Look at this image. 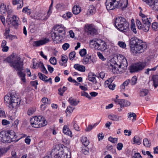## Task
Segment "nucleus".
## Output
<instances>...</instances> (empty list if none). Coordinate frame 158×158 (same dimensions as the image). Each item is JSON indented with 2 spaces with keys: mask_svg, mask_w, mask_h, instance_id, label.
<instances>
[{
  "mask_svg": "<svg viewBox=\"0 0 158 158\" xmlns=\"http://www.w3.org/2000/svg\"><path fill=\"white\" fill-rule=\"evenodd\" d=\"M7 143H10L12 141H18L17 140V136L16 135L15 132L12 131H8L7 132Z\"/></svg>",
  "mask_w": 158,
  "mask_h": 158,
  "instance_id": "nucleus-12",
  "label": "nucleus"
},
{
  "mask_svg": "<svg viewBox=\"0 0 158 158\" xmlns=\"http://www.w3.org/2000/svg\"><path fill=\"white\" fill-rule=\"evenodd\" d=\"M142 0L148 4L153 10L158 11V0Z\"/></svg>",
  "mask_w": 158,
  "mask_h": 158,
  "instance_id": "nucleus-13",
  "label": "nucleus"
},
{
  "mask_svg": "<svg viewBox=\"0 0 158 158\" xmlns=\"http://www.w3.org/2000/svg\"><path fill=\"white\" fill-rule=\"evenodd\" d=\"M89 46L95 49L102 51L107 49L106 43L100 39L94 38L90 40Z\"/></svg>",
  "mask_w": 158,
  "mask_h": 158,
  "instance_id": "nucleus-8",
  "label": "nucleus"
},
{
  "mask_svg": "<svg viewBox=\"0 0 158 158\" xmlns=\"http://www.w3.org/2000/svg\"><path fill=\"white\" fill-rule=\"evenodd\" d=\"M121 0H106L105 5L107 10H111L115 8H126L128 4V0H123V3L120 2Z\"/></svg>",
  "mask_w": 158,
  "mask_h": 158,
  "instance_id": "nucleus-6",
  "label": "nucleus"
},
{
  "mask_svg": "<svg viewBox=\"0 0 158 158\" xmlns=\"http://www.w3.org/2000/svg\"><path fill=\"white\" fill-rule=\"evenodd\" d=\"M7 7L3 3H2L0 6V12L1 14H5L7 10Z\"/></svg>",
  "mask_w": 158,
  "mask_h": 158,
  "instance_id": "nucleus-30",
  "label": "nucleus"
},
{
  "mask_svg": "<svg viewBox=\"0 0 158 158\" xmlns=\"http://www.w3.org/2000/svg\"><path fill=\"white\" fill-rule=\"evenodd\" d=\"M74 129L76 131H80V127L77 123V121L74 120L72 122Z\"/></svg>",
  "mask_w": 158,
  "mask_h": 158,
  "instance_id": "nucleus-46",
  "label": "nucleus"
},
{
  "mask_svg": "<svg viewBox=\"0 0 158 158\" xmlns=\"http://www.w3.org/2000/svg\"><path fill=\"white\" fill-rule=\"evenodd\" d=\"M131 51L134 53L143 52L147 46L145 43L136 37H133L130 40Z\"/></svg>",
  "mask_w": 158,
  "mask_h": 158,
  "instance_id": "nucleus-2",
  "label": "nucleus"
},
{
  "mask_svg": "<svg viewBox=\"0 0 158 158\" xmlns=\"http://www.w3.org/2000/svg\"><path fill=\"white\" fill-rule=\"evenodd\" d=\"M30 32L32 33H35L37 30V27L36 25L34 24H31L29 27Z\"/></svg>",
  "mask_w": 158,
  "mask_h": 158,
  "instance_id": "nucleus-32",
  "label": "nucleus"
},
{
  "mask_svg": "<svg viewBox=\"0 0 158 158\" xmlns=\"http://www.w3.org/2000/svg\"><path fill=\"white\" fill-rule=\"evenodd\" d=\"M117 138H113L111 137H110L108 138V140L110 142L113 143H116L117 142Z\"/></svg>",
  "mask_w": 158,
  "mask_h": 158,
  "instance_id": "nucleus-55",
  "label": "nucleus"
},
{
  "mask_svg": "<svg viewBox=\"0 0 158 158\" xmlns=\"http://www.w3.org/2000/svg\"><path fill=\"white\" fill-rule=\"evenodd\" d=\"M150 25L151 23H143L142 29L145 32H147L149 29Z\"/></svg>",
  "mask_w": 158,
  "mask_h": 158,
  "instance_id": "nucleus-28",
  "label": "nucleus"
},
{
  "mask_svg": "<svg viewBox=\"0 0 158 158\" xmlns=\"http://www.w3.org/2000/svg\"><path fill=\"white\" fill-rule=\"evenodd\" d=\"M38 75L40 79L45 82V81L46 80V79L47 78V77L46 76L40 73H38Z\"/></svg>",
  "mask_w": 158,
  "mask_h": 158,
  "instance_id": "nucleus-44",
  "label": "nucleus"
},
{
  "mask_svg": "<svg viewBox=\"0 0 158 158\" xmlns=\"http://www.w3.org/2000/svg\"><path fill=\"white\" fill-rule=\"evenodd\" d=\"M116 60L114 61V65L112 64L115 70L118 71L120 73L123 72L128 66L127 60L124 56L121 55L118 56Z\"/></svg>",
  "mask_w": 158,
  "mask_h": 158,
  "instance_id": "nucleus-4",
  "label": "nucleus"
},
{
  "mask_svg": "<svg viewBox=\"0 0 158 158\" xmlns=\"http://www.w3.org/2000/svg\"><path fill=\"white\" fill-rule=\"evenodd\" d=\"M152 80L154 86L156 88L158 86V75L153 76Z\"/></svg>",
  "mask_w": 158,
  "mask_h": 158,
  "instance_id": "nucleus-33",
  "label": "nucleus"
},
{
  "mask_svg": "<svg viewBox=\"0 0 158 158\" xmlns=\"http://www.w3.org/2000/svg\"><path fill=\"white\" fill-rule=\"evenodd\" d=\"M22 12H23L26 13L29 15H30L31 13V10L28 9V8L27 7H24L23 9Z\"/></svg>",
  "mask_w": 158,
  "mask_h": 158,
  "instance_id": "nucleus-51",
  "label": "nucleus"
},
{
  "mask_svg": "<svg viewBox=\"0 0 158 158\" xmlns=\"http://www.w3.org/2000/svg\"><path fill=\"white\" fill-rule=\"evenodd\" d=\"M146 65L145 62H139L132 64L130 67V73L138 72L143 69Z\"/></svg>",
  "mask_w": 158,
  "mask_h": 158,
  "instance_id": "nucleus-10",
  "label": "nucleus"
},
{
  "mask_svg": "<svg viewBox=\"0 0 158 158\" xmlns=\"http://www.w3.org/2000/svg\"><path fill=\"white\" fill-rule=\"evenodd\" d=\"M10 95H6L4 98V102L10 109L18 108L20 103V98L16 97L14 94L10 93Z\"/></svg>",
  "mask_w": 158,
  "mask_h": 158,
  "instance_id": "nucleus-5",
  "label": "nucleus"
},
{
  "mask_svg": "<svg viewBox=\"0 0 158 158\" xmlns=\"http://www.w3.org/2000/svg\"><path fill=\"white\" fill-rule=\"evenodd\" d=\"M140 16L142 17V20L143 23H151V18H148L144 14L140 12L139 14Z\"/></svg>",
  "mask_w": 158,
  "mask_h": 158,
  "instance_id": "nucleus-20",
  "label": "nucleus"
},
{
  "mask_svg": "<svg viewBox=\"0 0 158 158\" xmlns=\"http://www.w3.org/2000/svg\"><path fill=\"white\" fill-rule=\"evenodd\" d=\"M63 131L64 133L65 134L69 135L70 136H72V132L67 126H64V127L63 129Z\"/></svg>",
  "mask_w": 158,
  "mask_h": 158,
  "instance_id": "nucleus-26",
  "label": "nucleus"
},
{
  "mask_svg": "<svg viewBox=\"0 0 158 158\" xmlns=\"http://www.w3.org/2000/svg\"><path fill=\"white\" fill-rule=\"evenodd\" d=\"M68 101L71 105L74 106L77 105L79 102V101H77V100L76 99H75L72 97L69 98L68 100Z\"/></svg>",
  "mask_w": 158,
  "mask_h": 158,
  "instance_id": "nucleus-29",
  "label": "nucleus"
},
{
  "mask_svg": "<svg viewBox=\"0 0 158 158\" xmlns=\"http://www.w3.org/2000/svg\"><path fill=\"white\" fill-rule=\"evenodd\" d=\"M137 80L136 77L135 76H133L131 79L130 83L131 85H133L136 84Z\"/></svg>",
  "mask_w": 158,
  "mask_h": 158,
  "instance_id": "nucleus-48",
  "label": "nucleus"
},
{
  "mask_svg": "<svg viewBox=\"0 0 158 158\" xmlns=\"http://www.w3.org/2000/svg\"><path fill=\"white\" fill-rule=\"evenodd\" d=\"M69 44L67 43L64 44L62 45V48L64 50H67L69 47Z\"/></svg>",
  "mask_w": 158,
  "mask_h": 158,
  "instance_id": "nucleus-60",
  "label": "nucleus"
},
{
  "mask_svg": "<svg viewBox=\"0 0 158 158\" xmlns=\"http://www.w3.org/2000/svg\"><path fill=\"white\" fill-rule=\"evenodd\" d=\"M0 141L3 143H7V133L4 131L0 132Z\"/></svg>",
  "mask_w": 158,
  "mask_h": 158,
  "instance_id": "nucleus-18",
  "label": "nucleus"
},
{
  "mask_svg": "<svg viewBox=\"0 0 158 158\" xmlns=\"http://www.w3.org/2000/svg\"><path fill=\"white\" fill-rule=\"evenodd\" d=\"M6 22L8 25H11L15 29L17 28L18 27V18L15 15H13L12 17L7 16Z\"/></svg>",
  "mask_w": 158,
  "mask_h": 158,
  "instance_id": "nucleus-11",
  "label": "nucleus"
},
{
  "mask_svg": "<svg viewBox=\"0 0 158 158\" xmlns=\"http://www.w3.org/2000/svg\"><path fill=\"white\" fill-rule=\"evenodd\" d=\"M152 27L153 30L156 31L158 30V23L154 22L152 24Z\"/></svg>",
  "mask_w": 158,
  "mask_h": 158,
  "instance_id": "nucleus-42",
  "label": "nucleus"
},
{
  "mask_svg": "<svg viewBox=\"0 0 158 158\" xmlns=\"http://www.w3.org/2000/svg\"><path fill=\"white\" fill-rule=\"evenodd\" d=\"M61 61L59 62V63L61 65H63L64 64L62 62H63L64 64H65L67 62V57L66 56H62Z\"/></svg>",
  "mask_w": 158,
  "mask_h": 158,
  "instance_id": "nucleus-39",
  "label": "nucleus"
},
{
  "mask_svg": "<svg viewBox=\"0 0 158 158\" xmlns=\"http://www.w3.org/2000/svg\"><path fill=\"white\" fill-rule=\"evenodd\" d=\"M40 68H41V69L43 72L45 74L48 73V71L44 67L43 63L40 64Z\"/></svg>",
  "mask_w": 158,
  "mask_h": 158,
  "instance_id": "nucleus-50",
  "label": "nucleus"
},
{
  "mask_svg": "<svg viewBox=\"0 0 158 158\" xmlns=\"http://www.w3.org/2000/svg\"><path fill=\"white\" fill-rule=\"evenodd\" d=\"M118 45L122 48H124L126 47V44L124 42L122 41H119L118 43Z\"/></svg>",
  "mask_w": 158,
  "mask_h": 158,
  "instance_id": "nucleus-59",
  "label": "nucleus"
},
{
  "mask_svg": "<svg viewBox=\"0 0 158 158\" xmlns=\"http://www.w3.org/2000/svg\"><path fill=\"white\" fill-rule=\"evenodd\" d=\"M63 146L61 144L56 145L52 149L51 155H53L54 158H66L67 156L61 150Z\"/></svg>",
  "mask_w": 158,
  "mask_h": 158,
  "instance_id": "nucleus-9",
  "label": "nucleus"
},
{
  "mask_svg": "<svg viewBox=\"0 0 158 158\" xmlns=\"http://www.w3.org/2000/svg\"><path fill=\"white\" fill-rule=\"evenodd\" d=\"M38 116H35L30 119V123L33 127L35 128H38Z\"/></svg>",
  "mask_w": 158,
  "mask_h": 158,
  "instance_id": "nucleus-17",
  "label": "nucleus"
},
{
  "mask_svg": "<svg viewBox=\"0 0 158 158\" xmlns=\"http://www.w3.org/2000/svg\"><path fill=\"white\" fill-rule=\"evenodd\" d=\"M128 114H129L128 115V118H129L130 120H131V118L133 117V118L132 119V121L134 122L136 120V115L135 113H130Z\"/></svg>",
  "mask_w": 158,
  "mask_h": 158,
  "instance_id": "nucleus-38",
  "label": "nucleus"
},
{
  "mask_svg": "<svg viewBox=\"0 0 158 158\" xmlns=\"http://www.w3.org/2000/svg\"><path fill=\"white\" fill-rule=\"evenodd\" d=\"M42 63H43L41 62H37L36 61H35L34 60H33V68L34 69L40 67V64Z\"/></svg>",
  "mask_w": 158,
  "mask_h": 158,
  "instance_id": "nucleus-40",
  "label": "nucleus"
},
{
  "mask_svg": "<svg viewBox=\"0 0 158 158\" xmlns=\"http://www.w3.org/2000/svg\"><path fill=\"white\" fill-rule=\"evenodd\" d=\"M81 141L85 146H87L89 143V140H87L86 137L83 136L81 139Z\"/></svg>",
  "mask_w": 158,
  "mask_h": 158,
  "instance_id": "nucleus-31",
  "label": "nucleus"
},
{
  "mask_svg": "<svg viewBox=\"0 0 158 158\" xmlns=\"http://www.w3.org/2000/svg\"><path fill=\"white\" fill-rule=\"evenodd\" d=\"M87 32L89 34L94 35L96 32V30L93 27L92 25L89 26L87 27Z\"/></svg>",
  "mask_w": 158,
  "mask_h": 158,
  "instance_id": "nucleus-27",
  "label": "nucleus"
},
{
  "mask_svg": "<svg viewBox=\"0 0 158 158\" xmlns=\"http://www.w3.org/2000/svg\"><path fill=\"white\" fill-rule=\"evenodd\" d=\"M76 53L74 51L71 52L69 54V57L70 60H72L74 57H75Z\"/></svg>",
  "mask_w": 158,
  "mask_h": 158,
  "instance_id": "nucleus-54",
  "label": "nucleus"
},
{
  "mask_svg": "<svg viewBox=\"0 0 158 158\" xmlns=\"http://www.w3.org/2000/svg\"><path fill=\"white\" fill-rule=\"evenodd\" d=\"M81 11V8L79 5L74 6L72 9V12L73 14L77 15Z\"/></svg>",
  "mask_w": 158,
  "mask_h": 158,
  "instance_id": "nucleus-24",
  "label": "nucleus"
},
{
  "mask_svg": "<svg viewBox=\"0 0 158 158\" xmlns=\"http://www.w3.org/2000/svg\"><path fill=\"white\" fill-rule=\"evenodd\" d=\"M131 30L134 32L135 34L136 33L137 31L135 28V24L134 23L132 22V20H131Z\"/></svg>",
  "mask_w": 158,
  "mask_h": 158,
  "instance_id": "nucleus-49",
  "label": "nucleus"
},
{
  "mask_svg": "<svg viewBox=\"0 0 158 158\" xmlns=\"http://www.w3.org/2000/svg\"><path fill=\"white\" fill-rule=\"evenodd\" d=\"M108 118L113 121H118L121 120L122 117L116 115H109Z\"/></svg>",
  "mask_w": 158,
  "mask_h": 158,
  "instance_id": "nucleus-21",
  "label": "nucleus"
},
{
  "mask_svg": "<svg viewBox=\"0 0 158 158\" xmlns=\"http://www.w3.org/2000/svg\"><path fill=\"white\" fill-rule=\"evenodd\" d=\"M50 63L54 65H55L56 64V60L55 57H52L51 58L50 60Z\"/></svg>",
  "mask_w": 158,
  "mask_h": 158,
  "instance_id": "nucleus-53",
  "label": "nucleus"
},
{
  "mask_svg": "<svg viewBox=\"0 0 158 158\" xmlns=\"http://www.w3.org/2000/svg\"><path fill=\"white\" fill-rule=\"evenodd\" d=\"M72 15V14L71 12H68L65 15H64L63 16V17L66 19L70 18Z\"/></svg>",
  "mask_w": 158,
  "mask_h": 158,
  "instance_id": "nucleus-45",
  "label": "nucleus"
},
{
  "mask_svg": "<svg viewBox=\"0 0 158 158\" xmlns=\"http://www.w3.org/2000/svg\"><path fill=\"white\" fill-rule=\"evenodd\" d=\"M19 123V121L18 119L16 120L12 124V126L15 128L17 129V127Z\"/></svg>",
  "mask_w": 158,
  "mask_h": 158,
  "instance_id": "nucleus-63",
  "label": "nucleus"
},
{
  "mask_svg": "<svg viewBox=\"0 0 158 158\" xmlns=\"http://www.w3.org/2000/svg\"><path fill=\"white\" fill-rule=\"evenodd\" d=\"M114 101L116 104L119 105L121 108L128 106L130 105L131 103L129 101H125L123 99H115Z\"/></svg>",
  "mask_w": 158,
  "mask_h": 158,
  "instance_id": "nucleus-14",
  "label": "nucleus"
},
{
  "mask_svg": "<svg viewBox=\"0 0 158 158\" xmlns=\"http://www.w3.org/2000/svg\"><path fill=\"white\" fill-rule=\"evenodd\" d=\"M81 95L86 97L89 99H91V97L89 96V94L86 92L84 91L81 92Z\"/></svg>",
  "mask_w": 158,
  "mask_h": 158,
  "instance_id": "nucleus-57",
  "label": "nucleus"
},
{
  "mask_svg": "<svg viewBox=\"0 0 158 158\" xmlns=\"http://www.w3.org/2000/svg\"><path fill=\"white\" fill-rule=\"evenodd\" d=\"M114 24L115 27L121 31H126L129 28V23L124 18L122 17H118L115 19Z\"/></svg>",
  "mask_w": 158,
  "mask_h": 158,
  "instance_id": "nucleus-7",
  "label": "nucleus"
},
{
  "mask_svg": "<svg viewBox=\"0 0 158 158\" xmlns=\"http://www.w3.org/2000/svg\"><path fill=\"white\" fill-rule=\"evenodd\" d=\"M86 53V50L84 48L82 49L79 52V54L81 56H85Z\"/></svg>",
  "mask_w": 158,
  "mask_h": 158,
  "instance_id": "nucleus-58",
  "label": "nucleus"
},
{
  "mask_svg": "<svg viewBox=\"0 0 158 158\" xmlns=\"http://www.w3.org/2000/svg\"><path fill=\"white\" fill-rule=\"evenodd\" d=\"M0 20L1 21L4 26L6 25V19L5 17L2 15H0Z\"/></svg>",
  "mask_w": 158,
  "mask_h": 158,
  "instance_id": "nucleus-61",
  "label": "nucleus"
},
{
  "mask_svg": "<svg viewBox=\"0 0 158 158\" xmlns=\"http://www.w3.org/2000/svg\"><path fill=\"white\" fill-rule=\"evenodd\" d=\"M65 28L61 26L58 25L54 27L51 32V37L53 41L58 43L65 37Z\"/></svg>",
  "mask_w": 158,
  "mask_h": 158,
  "instance_id": "nucleus-3",
  "label": "nucleus"
},
{
  "mask_svg": "<svg viewBox=\"0 0 158 158\" xmlns=\"http://www.w3.org/2000/svg\"><path fill=\"white\" fill-rule=\"evenodd\" d=\"M136 24L138 27V28L141 29L142 28V25L141 22L138 20L136 21Z\"/></svg>",
  "mask_w": 158,
  "mask_h": 158,
  "instance_id": "nucleus-64",
  "label": "nucleus"
},
{
  "mask_svg": "<svg viewBox=\"0 0 158 158\" xmlns=\"http://www.w3.org/2000/svg\"><path fill=\"white\" fill-rule=\"evenodd\" d=\"M6 12H7V16L11 17V14L12 13V10L11 9H10L8 6H7V10Z\"/></svg>",
  "mask_w": 158,
  "mask_h": 158,
  "instance_id": "nucleus-62",
  "label": "nucleus"
},
{
  "mask_svg": "<svg viewBox=\"0 0 158 158\" xmlns=\"http://www.w3.org/2000/svg\"><path fill=\"white\" fill-rule=\"evenodd\" d=\"M74 109V107L71 106H68L66 110V113L68 112L69 113H71L73 112V110Z\"/></svg>",
  "mask_w": 158,
  "mask_h": 158,
  "instance_id": "nucleus-52",
  "label": "nucleus"
},
{
  "mask_svg": "<svg viewBox=\"0 0 158 158\" xmlns=\"http://www.w3.org/2000/svg\"><path fill=\"white\" fill-rule=\"evenodd\" d=\"M74 68L76 70L81 72H84L85 71V67L82 65H80L79 64H76L74 65Z\"/></svg>",
  "mask_w": 158,
  "mask_h": 158,
  "instance_id": "nucleus-23",
  "label": "nucleus"
},
{
  "mask_svg": "<svg viewBox=\"0 0 158 158\" xmlns=\"http://www.w3.org/2000/svg\"><path fill=\"white\" fill-rule=\"evenodd\" d=\"M6 39H9L10 40H12L14 39H17V37L16 35H9L7 36L5 38Z\"/></svg>",
  "mask_w": 158,
  "mask_h": 158,
  "instance_id": "nucleus-56",
  "label": "nucleus"
},
{
  "mask_svg": "<svg viewBox=\"0 0 158 158\" xmlns=\"http://www.w3.org/2000/svg\"><path fill=\"white\" fill-rule=\"evenodd\" d=\"M141 139L137 136H135L133 138L134 143H136L138 145H139L141 143Z\"/></svg>",
  "mask_w": 158,
  "mask_h": 158,
  "instance_id": "nucleus-35",
  "label": "nucleus"
},
{
  "mask_svg": "<svg viewBox=\"0 0 158 158\" xmlns=\"http://www.w3.org/2000/svg\"><path fill=\"white\" fill-rule=\"evenodd\" d=\"M39 120L38 123V128L46 126L47 124V122L44 118L41 116H38Z\"/></svg>",
  "mask_w": 158,
  "mask_h": 158,
  "instance_id": "nucleus-16",
  "label": "nucleus"
},
{
  "mask_svg": "<svg viewBox=\"0 0 158 158\" xmlns=\"http://www.w3.org/2000/svg\"><path fill=\"white\" fill-rule=\"evenodd\" d=\"M67 88L64 86L62 88H60L58 89L59 94L61 96H63L64 92L67 90Z\"/></svg>",
  "mask_w": 158,
  "mask_h": 158,
  "instance_id": "nucleus-41",
  "label": "nucleus"
},
{
  "mask_svg": "<svg viewBox=\"0 0 158 158\" xmlns=\"http://www.w3.org/2000/svg\"><path fill=\"white\" fill-rule=\"evenodd\" d=\"M49 41V39L45 38L44 39L34 42L33 46L35 47H39L45 44Z\"/></svg>",
  "mask_w": 158,
  "mask_h": 158,
  "instance_id": "nucleus-15",
  "label": "nucleus"
},
{
  "mask_svg": "<svg viewBox=\"0 0 158 158\" xmlns=\"http://www.w3.org/2000/svg\"><path fill=\"white\" fill-rule=\"evenodd\" d=\"M143 144L146 147H150L151 146V142L149 141L147 139L145 138L143 140Z\"/></svg>",
  "mask_w": 158,
  "mask_h": 158,
  "instance_id": "nucleus-36",
  "label": "nucleus"
},
{
  "mask_svg": "<svg viewBox=\"0 0 158 158\" xmlns=\"http://www.w3.org/2000/svg\"><path fill=\"white\" fill-rule=\"evenodd\" d=\"M149 91L148 89H142L140 91L139 95L140 97H144L147 95Z\"/></svg>",
  "mask_w": 158,
  "mask_h": 158,
  "instance_id": "nucleus-34",
  "label": "nucleus"
},
{
  "mask_svg": "<svg viewBox=\"0 0 158 158\" xmlns=\"http://www.w3.org/2000/svg\"><path fill=\"white\" fill-rule=\"evenodd\" d=\"M130 82L129 79L126 80L120 86V88L124 90L125 89V86H127Z\"/></svg>",
  "mask_w": 158,
  "mask_h": 158,
  "instance_id": "nucleus-37",
  "label": "nucleus"
},
{
  "mask_svg": "<svg viewBox=\"0 0 158 158\" xmlns=\"http://www.w3.org/2000/svg\"><path fill=\"white\" fill-rule=\"evenodd\" d=\"M65 6L64 4L63 3H58L56 6V8L57 9H63L64 8Z\"/></svg>",
  "mask_w": 158,
  "mask_h": 158,
  "instance_id": "nucleus-47",
  "label": "nucleus"
},
{
  "mask_svg": "<svg viewBox=\"0 0 158 158\" xmlns=\"http://www.w3.org/2000/svg\"><path fill=\"white\" fill-rule=\"evenodd\" d=\"M4 62L9 63V65L13 67L17 71V74L21 80L25 82V74L23 72V61L18 56H15L14 54H12L10 56L4 59Z\"/></svg>",
  "mask_w": 158,
  "mask_h": 158,
  "instance_id": "nucleus-1",
  "label": "nucleus"
},
{
  "mask_svg": "<svg viewBox=\"0 0 158 158\" xmlns=\"http://www.w3.org/2000/svg\"><path fill=\"white\" fill-rule=\"evenodd\" d=\"M91 57V56L89 55H87L86 56H85L82 61L83 64H85L91 63L92 61Z\"/></svg>",
  "mask_w": 158,
  "mask_h": 158,
  "instance_id": "nucleus-22",
  "label": "nucleus"
},
{
  "mask_svg": "<svg viewBox=\"0 0 158 158\" xmlns=\"http://www.w3.org/2000/svg\"><path fill=\"white\" fill-rule=\"evenodd\" d=\"M12 4L14 5H17V9H19L23 6V0H14L12 1Z\"/></svg>",
  "mask_w": 158,
  "mask_h": 158,
  "instance_id": "nucleus-19",
  "label": "nucleus"
},
{
  "mask_svg": "<svg viewBox=\"0 0 158 158\" xmlns=\"http://www.w3.org/2000/svg\"><path fill=\"white\" fill-rule=\"evenodd\" d=\"M96 76L92 73H89L88 76V79L91 81L95 84L97 83V82L95 78Z\"/></svg>",
  "mask_w": 158,
  "mask_h": 158,
  "instance_id": "nucleus-25",
  "label": "nucleus"
},
{
  "mask_svg": "<svg viewBox=\"0 0 158 158\" xmlns=\"http://www.w3.org/2000/svg\"><path fill=\"white\" fill-rule=\"evenodd\" d=\"M35 111V109L32 108L29 109L27 112V114L29 116L33 114Z\"/></svg>",
  "mask_w": 158,
  "mask_h": 158,
  "instance_id": "nucleus-43",
  "label": "nucleus"
}]
</instances>
